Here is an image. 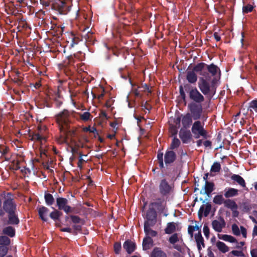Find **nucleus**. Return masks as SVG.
<instances>
[{"label": "nucleus", "mask_w": 257, "mask_h": 257, "mask_svg": "<svg viewBox=\"0 0 257 257\" xmlns=\"http://www.w3.org/2000/svg\"><path fill=\"white\" fill-rule=\"evenodd\" d=\"M157 221V213L155 208L149 207L146 212V220L144 223H148V225L154 226Z\"/></svg>", "instance_id": "obj_8"}, {"label": "nucleus", "mask_w": 257, "mask_h": 257, "mask_svg": "<svg viewBox=\"0 0 257 257\" xmlns=\"http://www.w3.org/2000/svg\"><path fill=\"white\" fill-rule=\"evenodd\" d=\"M179 92L182 99L185 101L186 100V94L185 93L183 87L181 85L179 86Z\"/></svg>", "instance_id": "obj_58"}, {"label": "nucleus", "mask_w": 257, "mask_h": 257, "mask_svg": "<svg viewBox=\"0 0 257 257\" xmlns=\"http://www.w3.org/2000/svg\"><path fill=\"white\" fill-rule=\"evenodd\" d=\"M82 225L81 224H75L73 225L72 227L75 231H81L82 230Z\"/></svg>", "instance_id": "obj_62"}, {"label": "nucleus", "mask_w": 257, "mask_h": 257, "mask_svg": "<svg viewBox=\"0 0 257 257\" xmlns=\"http://www.w3.org/2000/svg\"><path fill=\"white\" fill-rule=\"evenodd\" d=\"M151 226H152L151 225H148V223H144V232L146 236H149L152 238L156 236L158 233L156 231L152 229L151 228Z\"/></svg>", "instance_id": "obj_23"}, {"label": "nucleus", "mask_w": 257, "mask_h": 257, "mask_svg": "<svg viewBox=\"0 0 257 257\" xmlns=\"http://www.w3.org/2000/svg\"><path fill=\"white\" fill-rule=\"evenodd\" d=\"M55 105L57 107H60L63 104V101L61 99L59 96L55 99Z\"/></svg>", "instance_id": "obj_61"}, {"label": "nucleus", "mask_w": 257, "mask_h": 257, "mask_svg": "<svg viewBox=\"0 0 257 257\" xmlns=\"http://www.w3.org/2000/svg\"><path fill=\"white\" fill-rule=\"evenodd\" d=\"M176 230V226L173 222L168 223L165 232L166 234H171Z\"/></svg>", "instance_id": "obj_38"}, {"label": "nucleus", "mask_w": 257, "mask_h": 257, "mask_svg": "<svg viewBox=\"0 0 257 257\" xmlns=\"http://www.w3.org/2000/svg\"><path fill=\"white\" fill-rule=\"evenodd\" d=\"M251 108L255 110L257 109V99L252 100L249 103L248 110L250 109V110L251 111Z\"/></svg>", "instance_id": "obj_54"}, {"label": "nucleus", "mask_w": 257, "mask_h": 257, "mask_svg": "<svg viewBox=\"0 0 257 257\" xmlns=\"http://www.w3.org/2000/svg\"><path fill=\"white\" fill-rule=\"evenodd\" d=\"M82 31L83 33L82 34V37H83L85 40L87 41H91V37L92 36L93 33L90 32L89 27L84 28Z\"/></svg>", "instance_id": "obj_33"}, {"label": "nucleus", "mask_w": 257, "mask_h": 257, "mask_svg": "<svg viewBox=\"0 0 257 257\" xmlns=\"http://www.w3.org/2000/svg\"><path fill=\"white\" fill-rule=\"evenodd\" d=\"M45 137L39 133H33L31 135V140L42 143L43 141H45Z\"/></svg>", "instance_id": "obj_29"}, {"label": "nucleus", "mask_w": 257, "mask_h": 257, "mask_svg": "<svg viewBox=\"0 0 257 257\" xmlns=\"http://www.w3.org/2000/svg\"><path fill=\"white\" fill-rule=\"evenodd\" d=\"M188 108L194 120H197L204 118L206 120V118L204 115L202 116L203 107L201 103H190L188 105Z\"/></svg>", "instance_id": "obj_5"}, {"label": "nucleus", "mask_w": 257, "mask_h": 257, "mask_svg": "<svg viewBox=\"0 0 257 257\" xmlns=\"http://www.w3.org/2000/svg\"><path fill=\"white\" fill-rule=\"evenodd\" d=\"M193 118L190 113H187L184 115H182V124L185 129L189 128L192 123Z\"/></svg>", "instance_id": "obj_18"}, {"label": "nucleus", "mask_w": 257, "mask_h": 257, "mask_svg": "<svg viewBox=\"0 0 257 257\" xmlns=\"http://www.w3.org/2000/svg\"><path fill=\"white\" fill-rule=\"evenodd\" d=\"M40 3L41 5L45 7H49L51 6L52 2L48 0H40Z\"/></svg>", "instance_id": "obj_60"}, {"label": "nucleus", "mask_w": 257, "mask_h": 257, "mask_svg": "<svg viewBox=\"0 0 257 257\" xmlns=\"http://www.w3.org/2000/svg\"><path fill=\"white\" fill-rule=\"evenodd\" d=\"M61 132L64 133L66 136V138L73 137L75 135L76 131L73 128H71V124L69 125L67 128H64L63 130H60ZM66 138H65V141Z\"/></svg>", "instance_id": "obj_24"}, {"label": "nucleus", "mask_w": 257, "mask_h": 257, "mask_svg": "<svg viewBox=\"0 0 257 257\" xmlns=\"http://www.w3.org/2000/svg\"><path fill=\"white\" fill-rule=\"evenodd\" d=\"M218 236L219 239H222L226 241H228L231 243L237 242L236 238L230 235L223 234L221 235L220 234H218Z\"/></svg>", "instance_id": "obj_32"}, {"label": "nucleus", "mask_w": 257, "mask_h": 257, "mask_svg": "<svg viewBox=\"0 0 257 257\" xmlns=\"http://www.w3.org/2000/svg\"><path fill=\"white\" fill-rule=\"evenodd\" d=\"M164 154L161 151H158L157 155V160L159 163V166L160 169L164 168V163L163 161Z\"/></svg>", "instance_id": "obj_41"}, {"label": "nucleus", "mask_w": 257, "mask_h": 257, "mask_svg": "<svg viewBox=\"0 0 257 257\" xmlns=\"http://www.w3.org/2000/svg\"><path fill=\"white\" fill-rule=\"evenodd\" d=\"M73 113V112L64 109L56 115V120L59 125L60 130L67 128L72 123Z\"/></svg>", "instance_id": "obj_2"}, {"label": "nucleus", "mask_w": 257, "mask_h": 257, "mask_svg": "<svg viewBox=\"0 0 257 257\" xmlns=\"http://www.w3.org/2000/svg\"><path fill=\"white\" fill-rule=\"evenodd\" d=\"M44 199L46 204L48 206L53 205L55 202L54 198L50 193H46L44 195Z\"/></svg>", "instance_id": "obj_36"}, {"label": "nucleus", "mask_w": 257, "mask_h": 257, "mask_svg": "<svg viewBox=\"0 0 257 257\" xmlns=\"http://www.w3.org/2000/svg\"><path fill=\"white\" fill-rule=\"evenodd\" d=\"M211 224L215 231L220 232L222 231V228L225 227L226 223L223 218L220 217L219 220H213Z\"/></svg>", "instance_id": "obj_13"}, {"label": "nucleus", "mask_w": 257, "mask_h": 257, "mask_svg": "<svg viewBox=\"0 0 257 257\" xmlns=\"http://www.w3.org/2000/svg\"><path fill=\"white\" fill-rule=\"evenodd\" d=\"M71 152L73 155H78L80 156V154H82V152L79 151V146H75L71 147Z\"/></svg>", "instance_id": "obj_56"}, {"label": "nucleus", "mask_w": 257, "mask_h": 257, "mask_svg": "<svg viewBox=\"0 0 257 257\" xmlns=\"http://www.w3.org/2000/svg\"><path fill=\"white\" fill-rule=\"evenodd\" d=\"M79 115L80 118L84 121H87L89 120H91V118L92 117V116L90 113L88 111L84 112L83 113H79Z\"/></svg>", "instance_id": "obj_42"}, {"label": "nucleus", "mask_w": 257, "mask_h": 257, "mask_svg": "<svg viewBox=\"0 0 257 257\" xmlns=\"http://www.w3.org/2000/svg\"><path fill=\"white\" fill-rule=\"evenodd\" d=\"M62 213L59 210L54 209V211L50 213V217L55 221L59 220Z\"/></svg>", "instance_id": "obj_31"}, {"label": "nucleus", "mask_w": 257, "mask_h": 257, "mask_svg": "<svg viewBox=\"0 0 257 257\" xmlns=\"http://www.w3.org/2000/svg\"><path fill=\"white\" fill-rule=\"evenodd\" d=\"M231 229L234 235L236 236H239L240 235V231L237 224L235 223L233 224L231 226Z\"/></svg>", "instance_id": "obj_47"}, {"label": "nucleus", "mask_w": 257, "mask_h": 257, "mask_svg": "<svg viewBox=\"0 0 257 257\" xmlns=\"http://www.w3.org/2000/svg\"><path fill=\"white\" fill-rule=\"evenodd\" d=\"M231 180L235 181L242 187H245L246 184L244 179L239 175L233 174L231 176Z\"/></svg>", "instance_id": "obj_27"}, {"label": "nucleus", "mask_w": 257, "mask_h": 257, "mask_svg": "<svg viewBox=\"0 0 257 257\" xmlns=\"http://www.w3.org/2000/svg\"><path fill=\"white\" fill-rule=\"evenodd\" d=\"M253 9V7L250 4H247L244 6L242 8V12L243 13L247 14L251 12Z\"/></svg>", "instance_id": "obj_49"}, {"label": "nucleus", "mask_w": 257, "mask_h": 257, "mask_svg": "<svg viewBox=\"0 0 257 257\" xmlns=\"http://www.w3.org/2000/svg\"><path fill=\"white\" fill-rule=\"evenodd\" d=\"M70 39L71 41L69 45L70 48H74L75 46L77 45L80 41L78 37H76L73 35H71V37L70 38Z\"/></svg>", "instance_id": "obj_43"}, {"label": "nucleus", "mask_w": 257, "mask_h": 257, "mask_svg": "<svg viewBox=\"0 0 257 257\" xmlns=\"http://www.w3.org/2000/svg\"><path fill=\"white\" fill-rule=\"evenodd\" d=\"M3 209L8 214L16 212L17 205L13 199L8 198L5 200L3 203Z\"/></svg>", "instance_id": "obj_11"}, {"label": "nucleus", "mask_w": 257, "mask_h": 257, "mask_svg": "<svg viewBox=\"0 0 257 257\" xmlns=\"http://www.w3.org/2000/svg\"><path fill=\"white\" fill-rule=\"evenodd\" d=\"M114 251L116 254H119L121 249L120 242H116L113 245Z\"/></svg>", "instance_id": "obj_51"}, {"label": "nucleus", "mask_w": 257, "mask_h": 257, "mask_svg": "<svg viewBox=\"0 0 257 257\" xmlns=\"http://www.w3.org/2000/svg\"><path fill=\"white\" fill-rule=\"evenodd\" d=\"M149 207L155 208L159 212L163 213L166 207V202L163 198H158L156 201L150 204Z\"/></svg>", "instance_id": "obj_12"}, {"label": "nucleus", "mask_w": 257, "mask_h": 257, "mask_svg": "<svg viewBox=\"0 0 257 257\" xmlns=\"http://www.w3.org/2000/svg\"><path fill=\"white\" fill-rule=\"evenodd\" d=\"M238 194V190L234 188H229L227 191L225 192L224 196L226 198H230L237 195Z\"/></svg>", "instance_id": "obj_40"}, {"label": "nucleus", "mask_w": 257, "mask_h": 257, "mask_svg": "<svg viewBox=\"0 0 257 257\" xmlns=\"http://www.w3.org/2000/svg\"><path fill=\"white\" fill-rule=\"evenodd\" d=\"M195 231L193 226L189 225L188 227V232L191 237L193 236V232Z\"/></svg>", "instance_id": "obj_64"}, {"label": "nucleus", "mask_w": 257, "mask_h": 257, "mask_svg": "<svg viewBox=\"0 0 257 257\" xmlns=\"http://www.w3.org/2000/svg\"><path fill=\"white\" fill-rule=\"evenodd\" d=\"M3 232L5 234L8 235L11 237H14L15 235V229L11 226L4 228Z\"/></svg>", "instance_id": "obj_35"}, {"label": "nucleus", "mask_w": 257, "mask_h": 257, "mask_svg": "<svg viewBox=\"0 0 257 257\" xmlns=\"http://www.w3.org/2000/svg\"><path fill=\"white\" fill-rule=\"evenodd\" d=\"M221 165L219 162H214L211 167V173H218L221 170Z\"/></svg>", "instance_id": "obj_44"}, {"label": "nucleus", "mask_w": 257, "mask_h": 257, "mask_svg": "<svg viewBox=\"0 0 257 257\" xmlns=\"http://www.w3.org/2000/svg\"><path fill=\"white\" fill-rule=\"evenodd\" d=\"M159 192L163 196H168L171 192L173 187L165 179L161 180L159 186Z\"/></svg>", "instance_id": "obj_9"}, {"label": "nucleus", "mask_w": 257, "mask_h": 257, "mask_svg": "<svg viewBox=\"0 0 257 257\" xmlns=\"http://www.w3.org/2000/svg\"><path fill=\"white\" fill-rule=\"evenodd\" d=\"M191 131L195 139H199L201 136L206 139L208 137V133L204 128V123L197 120L192 124Z\"/></svg>", "instance_id": "obj_6"}, {"label": "nucleus", "mask_w": 257, "mask_h": 257, "mask_svg": "<svg viewBox=\"0 0 257 257\" xmlns=\"http://www.w3.org/2000/svg\"><path fill=\"white\" fill-rule=\"evenodd\" d=\"M8 247L4 245H0V257H4L8 253Z\"/></svg>", "instance_id": "obj_52"}, {"label": "nucleus", "mask_w": 257, "mask_h": 257, "mask_svg": "<svg viewBox=\"0 0 257 257\" xmlns=\"http://www.w3.org/2000/svg\"><path fill=\"white\" fill-rule=\"evenodd\" d=\"M8 214V223L10 224L17 225L20 222L18 215L16 212H12Z\"/></svg>", "instance_id": "obj_22"}, {"label": "nucleus", "mask_w": 257, "mask_h": 257, "mask_svg": "<svg viewBox=\"0 0 257 257\" xmlns=\"http://www.w3.org/2000/svg\"><path fill=\"white\" fill-rule=\"evenodd\" d=\"M49 209L45 206H41L38 209V214L40 218L44 221L46 222L48 218L45 216L49 212Z\"/></svg>", "instance_id": "obj_25"}, {"label": "nucleus", "mask_w": 257, "mask_h": 257, "mask_svg": "<svg viewBox=\"0 0 257 257\" xmlns=\"http://www.w3.org/2000/svg\"><path fill=\"white\" fill-rule=\"evenodd\" d=\"M223 203L225 207L228 208H230L232 210L236 209L237 208V205L235 201L230 199H227L224 200Z\"/></svg>", "instance_id": "obj_34"}, {"label": "nucleus", "mask_w": 257, "mask_h": 257, "mask_svg": "<svg viewBox=\"0 0 257 257\" xmlns=\"http://www.w3.org/2000/svg\"><path fill=\"white\" fill-rule=\"evenodd\" d=\"M231 253L234 255V256H244V254L242 251H239V250H232Z\"/></svg>", "instance_id": "obj_59"}, {"label": "nucleus", "mask_w": 257, "mask_h": 257, "mask_svg": "<svg viewBox=\"0 0 257 257\" xmlns=\"http://www.w3.org/2000/svg\"><path fill=\"white\" fill-rule=\"evenodd\" d=\"M71 8L70 3L65 0H54L51 4L52 10L59 15H67L70 11Z\"/></svg>", "instance_id": "obj_3"}, {"label": "nucleus", "mask_w": 257, "mask_h": 257, "mask_svg": "<svg viewBox=\"0 0 257 257\" xmlns=\"http://www.w3.org/2000/svg\"><path fill=\"white\" fill-rule=\"evenodd\" d=\"M208 72L210 73L212 76H215L217 74L218 71L220 72L219 68L214 64H211L210 65H207L206 67Z\"/></svg>", "instance_id": "obj_28"}, {"label": "nucleus", "mask_w": 257, "mask_h": 257, "mask_svg": "<svg viewBox=\"0 0 257 257\" xmlns=\"http://www.w3.org/2000/svg\"><path fill=\"white\" fill-rule=\"evenodd\" d=\"M153 240L149 236H146L143 240V249L144 250L149 249L153 245Z\"/></svg>", "instance_id": "obj_20"}, {"label": "nucleus", "mask_w": 257, "mask_h": 257, "mask_svg": "<svg viewBox=\"0 0 257 257\" xmlns=\"http://www.w3.org/2000/svg\"><path fill=\"white\" fill-rule=\"evenodd\" d=\"M11 243L10 239L7 236H0V245L4 246L9 245Z\"/></svg>", "instance_id": "obj_45"}, {"label": "nucleus", "mask_w": 257, "mask_h": 257, "mask_svg": "<svg viewBox=\"0 0 257 257\" xmlns=\"http://www.w3.org/2000/svg\"><path fill=\"white\" fill-rule=\"evenodd\" d=\"M179 137L183 143L187 144L189 143L192 139V134L189 130H186L181 128L179 132Z\"/></svg>", "instance_id": "obj_14"}, {"label": "nucleus", "mask_w": 257, "mask_h": 257, "mask_svg": "<svg viewBox=\"0 0 257 257\" xmlns=\"http://www.w3.org/2000/svg\"><path fill=\"white\" fill-rule=\"evenodd\" d=\"M83 154H80L79 160L77 163L78 167L81 168L82 167V164L84 162V160L82 159Z\"/></svg>", "instance_id": "obj_63"}, {"label": "nucleus", "mask_w": 257, "mask_h": 257, "mask_svg": "<svg viewBox=\"0 0 257 257\" xmlns=\"http://www.w3.org/2000/svg\"><path fill=\"white\" fill-rule=\"evenodd\" d=\"M204 193L209 196L211 192L214 190V184L211 182L206 181L204 185Z\"/></svg>", "instance_id": "obj_26"}, {"label": "nucleus", "mask_w": 257, "mask_h": 257, "mask_svg": "<svg viewBox=\"0 0 257 257\" xmlns=\"http://www.w3.org/2000/svg\"><path fill=\"white\" fill-rule=\"evenodd\" d=\"M70 218L71 220V222L74 224H81L82 225L84 224L85 221L83 219L80 218L79 216L75 215H70Z\"/></svg>", "instance_id": "obj_30"}, {"label": "nucleus", "mask_w": 257, "mask_h": 257, "mask_svg": "<svg viewBox=\"0 0 257 257\" xmlns=\"http://www.w3.org/2000/svg\"><path fill=\"white\" fill-rule=\"evenodd\" d=\"M186 79L190 83H195L197 80V76L194 71L192 70H187Z\"/></svg>", "instance_id": "obj_21"}, {"label": "nucleus", "mask_w": 257, "mask_h": 257, "mask_svg": "<svg viewBox=\"0 0 257 257\" xmlns=\"http://www.w3.org/2000/svg\"><path fill=\"white\" fill-rule=\"evenodd\" d=\"M150 257H167V254L161 248L155 247L152 251Z\"/></svg>", "instance_id": "obj_19"}, {"label": "nucleus", "mask_w": 257, "mask_h": 257, "mask_svg": "<svg viewBox=\"0 0 257 257\" xmlns=\"http://www.w3.org/2000/svg\"><path fill=\"white\" fill-rule=\"evenodd\" d=\"M216 246L218 249L223 253H225L229 251V247L223 242L217 241Z\"/></svg>", "instance_id": "obj_37"}, {"label": "nucleus", "mask_w": 257, "mask_h": 257, "mask_svg": "<svg viewBox=\"0 0 257 257\" xmlns=\"http://www.w3.org/2000/svg\"><path fill=\"white\" fill-rule=\"evenodd\" d=\"M205 205V208L204 205H201L198 212V217L200 219H201L203 215L205 217H207L211 211V205L209 203H206Z\"/></svg>", "instance_id": "obj_15"}, {"label": "nucleus", "mask_w": 257, "mask_h": 257, "mask_svg": "<svg viewBox=\"0 0 257 257\" xmlns=\"http://www.w3.org/2000/svg\"><path fill=\"white\" fill-rule=\"evenodd\" d=\"M206 67V64L203 62H200L197 64L193 68L192 70L195 73H198L204 77H200L198 82V87L201 92L205 95H209L212 97L215 93L214 84L215 83L216 79L214 78L211 81V85L208 81L210 78L208 72L204 70Z\"/></svg>", "instance_id": "obj_1"}, {"label": "nucleus", "mask_w": 257, "mask_h": 257, "mask_svg": "<svg viewBox=\"0 0 257 257\" xmlns=\"http://www.w3.org/2000/svg\"><path fill=\"white\" fill-rule=\"evenodd\" d=\"M194 238L196 242L198 250L199 252H200L202 247H205L204 240L202 236L201 230L195 234Z\"/></svg>", "instance_id": "obj_17"}, {"label": "nucleus", "mask_w": 257, "mask_h": 257, "mask_svg": "<svg viewBox=\"0 0 257 257\" xmlns=\"http://www.w3.org/2000/svg\"><path fill=\"white\" fill-rule=\"evenodd\" d=\"M138 89H140L141 91H148L149 93H151V90L150 89L149 86L147 84H142L141 86H138Z\"/></svg>", "instance_id": "obj_53"}, {"label": "nucleus", "mask_w": 257, "mask_h": 257, "mask_svg": "<svg viewBox=\"0 0 257 257\" xmlns=\"http://www.w3.org/2000/svg\"><path fill=\"white\" fill-rule=\"evenodd\" d=\"M84 132H89L90 133H93L95 135H97L98 136V132L96 127L93 126L91 127L90 126L85 127L83 128Z\"/></svg>", "instance_id": "obj_50"}, {"label": "nucleus", "mask_w": 257, "mask_h": 257, "mask_svg": "<svg viewBox=\"0 0 257 257\" xmlns=\"http://www.w3.org/2000/svg\"><path fill=\"white\" fill-rule=\"evenodd\" d=\"M181 144L180 140L174 137L172 141L171 144L170 146V150L173 151L174 150L178 148Z\"/></svg>", "instance_id": "obj_39"}, {"label": "nucleus", "mask_w": 257, "mask_h": 257, "mask_svg": "<svg viewBox=\"0 0 257 257\" xmlns=\"http://www.w3.org/2000/svg\"><path fill=\"white\" fill-rule=\"evenodd\" d=\"M123 247L128 254H131L136 249V244L131 240L127 239L124 242Z\"/></svg>", "instance_id": "obj_16"}, {"label": "nucleus", "mask_w": 257, "mask_h": 257, "mask_svg": "<svg viewBox=\"0 0 257 257\" xmlns=\"http://www.w3.org/2000/svg\"><path fill=\"white\" fill-rule=\"evenodd\" d=\"M184 88L185 91L188 93L189 98L192 101L191 103H202L204 101V97L196 87H193L189 84H186Z\"/></svg>", "instance_id": "obj_4"}, {"label": "nucleus", "mask_w": 257, "mask_h": 257, "mask_svg": "<svg viewBox=\"0 0 257 257\" xmlns=\"http://www.w3.org/2000/svg\"><path fill=\"white\" fill-rule=\"evenodd\" d=\"M224 199L221 195H217L214 196L213 202L216 204L220 205L224 202Z\"/></svg>", "instance_id": "obj_46"}, {"label": "nucleus", "mask_w": 257, "mask_h": 257, "mask_svg": "<svg viewBox=\"0 0 257 257\" xmlns=\"http://www.w3.org/2000/svg\"><path fill=\"white\" fill-rule=\"evenodd\" d=\"M68 201L65 198L59 197L56 198V204L59 210H62L67 214L69 213H78V212L74 211L75 208L68 205Z\"/></svg>", "instance_id": "obj_7"}, {"label": "nucleus", "mask_w": 257, "mask_h": 257, "mask_svg": "<svg viewBox=\"0 0 257 257\" xmlns=\"http://www.w3.org/2000/svg\"><path fill=\"white\" fill-rule=\"evenodd\" d=\"M9 151V148L4 145H0V153L2 154V155H5Z\"/></svg>", "instance_id": "obj_57"}, {"label": "nucleus", "mask_w": 257, "mask_h": 257, "mask_svg": "<svg viewBox=\"0 0 257 257\" xmlns=\"http://www.w3.org/2000/svg\"><path fill=\"white\" fill-rule=\"evenodd\" d=\"M203 231L205 237L207 239H208L209 237L210 230L207 225L204 224L203 228Z\"/></svg>", "instance_id": "obj_55"}, {"label": "nucleus", "mask_w": 257, "mask_h": 257, "mask_svg": "<svg viewBox=\"0 0 257 257\" xmlns=\"http://www.w3.org/2000/svg\"><path fill=\"white\" fill-rule=\"evenodd\" d=\"M179 241L178 234L177 233H174L169 238V241L170 243L174 244L175 243Z\"/></svg>", "instance_id": "obj_48"}, {"label": "nucleus", "mask_w": 257, "mask_h": 257, "mask_svg": "<svg viewBox=\"0 0 257 257\" xmlns=\"http://www.w3.org/2000/svg\"><path fill=\"white\" fill-rule=\"evenodd\" d=\"M177 159L176 153L172 150H167L164 155V163L167 167L173 164Z\"/></svg>", "instance_id": "obj_10"}]
</instances>
